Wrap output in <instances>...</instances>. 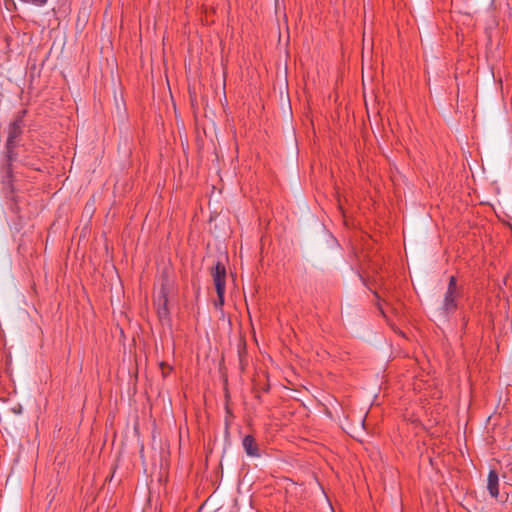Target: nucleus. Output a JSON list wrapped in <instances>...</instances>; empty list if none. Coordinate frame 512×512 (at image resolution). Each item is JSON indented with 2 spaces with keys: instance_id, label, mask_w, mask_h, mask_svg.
<instances>
[{
  "instance_id": "obj_1",
  "label": "nucleus",
  "mask_w": 512,
  "mask_h": 512,
  "mask_svg": "<svg viewBox=\"0 0 512 512\" xmlns=\"http://www.w3.org/2000/svg\"><path fill=\"white\" fill-rule=\"evenodd\" d=\"M213 281L215 284L218 300L215 303L216 307H221L224 304L225 282H226V269L221 262H217L212 272Z\"/></svg>"
},
{
  "instance_id": "obj_2",
  "label": "nucleus",
  "mask_w": 512,
  "mask_h": 512,
  "mask_svg": "<svg viewBox=\"0 0 512 512\" xmlns=\"http://www.w3.org/2000/svg\"><path fill=\"white\" fill-rule=\"evenodd\" d=\"M27 114V110L23 109L19 112H17L14 116L13 121L9 124L8 127V137H7V144L9 146L14 145L16 140L19 139V137L22 135L23 128H24V118Z\"/></svg>"
},
{
  "instance_id": "obj_3",
  "label": "nucleus",
  "mask_w": 512,
  "mask_h": 512,
  "mask_svg": "<svg viewBox=\"0 0 512 512\" xmlns=\"http://www.w3.org/2000/svg\"><path fill=\"white\" fill-rule=\"evenodd\" d=\"M460 289L457 286L455 276H451L448 283V288L444 296L443 309L446 312H452L457 308V299L460 296Z\"/></svg>"
},
{
  "instance_id": "obj_4",
  "label": "nucleus",
  "mask_w": 512,
  "mask_h": 512,
  "mask_svg": "<svg viewBox=\"0 0 512 512\" xmlns=\"http://www.w3.org/2000/svg\"><path fill=\"white\" fill-rule=\"evenodd\" d=\"M155 305H157V313L161 320L167 319L169 315L168 311V297L165 289H161L159 295L155 299Z\"/></svg>"
},
{
  "instance_id": "obj_5",
  "label": "nucleus",
  "mask_w": 512,
  "mask_h": 512,
  "mask_svg": "<svg viewBox=\"0 0 512 512\" xmlns=\"http://www.w3.org/2000/svg\"><path fill=\"white\" fill-rule=\"evenodd\" d=\"M243 448L248 456L259 457V448L252 435H246L242 441Z\"/></svg>"
},
{
  "instance_id": "obj_6",
  "label": "nucleus",
  "mask_w": 512,
  "mask_h": 512,
  "mask_svg": "<svg viewBox=\"0 0 512 512\" xmlns=\"http://www.w3.org/2000/svg\"><path fill=\"white\" fill-rule=\"evenodd\" d=\"M498 485H499L498 474L495 470H491L488 474L487 489H488L490 495L494 498H496L499 494Z\"/></svg>"
},
{
  "instance_id": "obj_7",
  "label": "nucleus",
  "mask_w": 512,
  "mask_h": 512,
  "mask_svg": "<svg viewBox=\"0 0 512 512\" xmlns=\"http://www.w3.org/2000/svg\"><path fill=\"white\" fill-rule=\"evenodd\" d=\"M164 368H167L168 372L171 370V367L168 366L167 364L165 363H161V369H162V373H164Z\"/></svg>"
},
{
  "instance_id": "obj_8",
  "label": "nucleus",
  "mask_w": 512,
  "mask_h": 512,
  "mask_svg": "<svg viewBox=\"0 0 512 512\" xmlns=\"http://www.w3.org/2000/svg\"><path fill=\"white\" fill-rule=\"evenodd\" d=\"M167 368H164V373H162L164 376H166Z\"/></svg>"
}]
</instances>
